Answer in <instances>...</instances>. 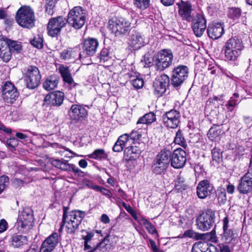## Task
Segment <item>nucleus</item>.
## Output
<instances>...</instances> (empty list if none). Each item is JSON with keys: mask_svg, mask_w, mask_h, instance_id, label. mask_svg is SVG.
I'll list each match as a JSON object with an SVG mask.
<instances>
[{"mask_svg": "<svg viewBox=\"0 0 252 252\" xmlns=\"http://www.w3.org/2000/svg\"><path fill=\"white\" fill-rule=\"evenodd\" d=\"M99 59L101 61L105 62L107 61L109 59V51L106 48H103L101 50L100 55Z\"/></svg>", "mask_w": 252, "mask_h": 252, "instance_id": "obj_54", "label": "nucleus"}, {"mask_svg": "<svg viewBox=\"0 0 252 252\" xmlns=\"http://www.w3.org/2000/svg\"><path fill=\"white\" fill-rule=\"evenodd\" d=\"M174 142L175 144L181 145L184 148H185L187 146L186 140L180 130H179L176 133V136L174 139Z\"/></svg>", "mask_w": 252, "mask_h": 252, "instance_id": "obj_40", "label": "nucleus"}, {"mask_svg": "<svg viewBox=\"0 0 252 252\" xmlns=\"http://www.w3.org/2000/svg\"><path fill=\"white\" fill-rule=\"evenodd\" d=\"M88 157L92 159L97 160H100L106 158L107 155L104 150L102 149H98L95 150L92 154L88 155Z\"/></svg>", "mask_w": 252, "mask_h": 252, "instance_id": "obj_34", "label": "nucleus"}, {"mask_svg": "<svg viewBox=\"0 0 252 252\" xmlns=\"http://www.w3.org/2000/svg\"><path fill=\"white\" fill-rule=\"evenodd\" d=\"M156 120V115L153 112H150L146 114L143 116L140 117L137 122V125L146 124L149 125L152 124Z\"/></svg>", "mask_w": 252, "mask_h": 252, "instance_id": "obj_32", "label": "nucleus"}, {"mask_svg": "<svg viewBox=\"0 0 252 252\" xmlns=\"http://www.w3.org/2000/svg\"><path fill=\"white\" fill-rule=\"evenodd\" d=\"M180 113L176 110H170L166 112L162 116V121L164 125L170 128H176L180 122Z\"/></svg>", "mask_w": 252, "mask_h": 252, "instance_id": "obj_17", "label": "nucleus"}, {"mask_svg": "<svg viewBox=\"0 0 252 252\" xmlns=\"http://www.w3.org/2000/svg\"><path fill=\"white\" fill-rule=\"evenodd\" d=\"M222 130L218 127H212L210 128L208 132V136L212 141L218 140L220 139V136Z\"/></svg>", "mask_w": 252, "mask_h": 252, "instance_id": "obj_35", "label": "nucleus"}, {"mask_svg": "<svg viewBox=\"0 0 252 252\" xmlns=\"http://www.w3.org/2000/svg\"><path fill=\"white\" fill-rule=\"evenodd\" d=\"M86 106L82 104H72L68 111L70 119L73 121L78 122L86 118L88 116V110Z\"/></svg>", "mask_w": 252, "mask_h": 252, "instance_id": "obj_11", "label": "nucleus"}, {"mask_svg": "<svg viewBox=\"0 0 252 252\" xmlns=\"http://www.w3.org/2000/svg\"><path fill=\"white\" fill-rule=\"evenodd\" d=\"M108 28L116 36L126 34L131 30V22L123 17H115L109 21Z\"/></svg>", "mask_w": 252, "mask_h": 252, "instance_id": "obj_3", "label": "nucleus"}, {"mask_svg": "<svg viewBox=\"0 0 252 252\" xmlns=\"http://www.w3.org/2000/svg\"><path fill=\"white\" fill-rule=\"evenodd\" d=\"M108 240L104 238L103 241L98 243L97 246L95 247L96 249H98L100 251H102L104 252L107 250V246L108 245Z\"/></svg>", "mask_w": 252, "mask_h": 252, "instance_id": "obj_53", "label": "nucleus"}, {"mask_svg": "<svg viewBox=\"0 0 252 252\" xmlns=\"http://www.w3.org/2000/svg\"><path fill=\"white\" fill-rule=\"evenodd\" d=\"M86 13L81 6H75L71 9L67 16L68 24L75 29H80L86 21Z\"/></svg>", "mask_w": 252, "mask_h": 252, "instance_id": "obj_4", "label": "nucleus"}, {"mask_svg": "<svg viewBox=\"0 0 252 252\" xmlns=\"http://www.w3.org/2000/svg\"><path fill=\"white\" fill-rule=\"evenodd\" d=\"M172 148L168 146L161 150L158 153V169L163 171L169 166L171 161Z\"/></svg>", "mask_w": 252, "mask_h": 252, "instance_id": "obj_18", "label": "nucleus"}, {"mask_svg": "<svg viewBox=\"0 0 252 252\" xmlns=\"http://www.w3.org/2000/svg\"><path fill=\"white\" fill-rule=\"evenodd\" d=\"M189 69L187 66L179 65L172 71L171 84L174 87H180L188 77Z\"/></svg>", "mask_w": 252, "mask_h": 252, "instance_id": "obj_10", "label": "nucleus"}, {"mask_svg": "<svg viewBox=\"0 0 252 252\" xmlns=\"http://www.w3.org/2000/svg\"><path fill=\"white\" fill-rule=\"evenodd\" d=\"M239 96V95L238 94L234 93L230 98V99L225 105L228 111L230 112L232 111L233 108L239 104L240 101H239L237 99Z\"/></svg>", "mask_w": 252, "mask_h": 252, "instance_id": "obj_36", "label": "nucleus"}, {"mask_svg": "<svg viewBox=\"0 0 252 252\" xmlns=\"http://www.w3.org/2000/svg\"><path fill=\"white\" fill-rule=\"evenodd\" d=\"M84 217V214L81 211H74L69 212L66 217H65V216L63 217V225L60 229V230L62 227L64 226L67 233H74L78 228Z\"/></svg>", "mask_w": 252, "mask_h": 252, "instance_id": "obj_5", "label": "nucleus"}, {"mask_svg": "<svg viewBox=\"0 0 252 252\" xmlns=\"http://www.w3.org/2000/svg\"><path fill=\"white\" fill-rule=\"evenodd\" d=\"M56 2V0H46L45 10L49 15L53 14Z\"/></svg>", "mask_w": 252, "mask_h": 252, "instance_id": "obj_44", "label": "nucleus"}, {"mask_svg": "<svg viewBox=\"0 0 252 252\" xmlns=\"http://www.w3.org/2000/svg\"><path fill=\"white\" fill-rule=\"evenodd\" d=\"M215 212L208 209L202 212L196 218L197 228L202 231H208L215 224Z\"/></svg>", "mask_w": 252, "mask_h": 252, "instance_id": "obj_6", "label": "nucleus"}, {"mask_svg": "<svg viewBox=\"0 0 252 252\" xmlns=\"http://www.w3.org/2000/svg\"><path fill=\"white\" fill-rule=\"evenodd\" d=\"M222 239L225 243H227L231 245L232 250H234V247L236 244L238 243V239L234 237V234L232 229H229L223 231Z\"/></svg>", "mask_w": 252, "mask_h": 252, "instance_id": "obj_28", "label": "nucleus"}, {"mask_svg": "<svg viewBox=\"0 0 252 252\" xmlns=\"http://www.w3.org/2000/svg\"><path fill=\"white\" fill-rule=\"evenodd\" d=\"M59 240V234L56 232L52 233L42 243L40 252H52L57 246Z\"/></svg>", "mask_w": 252, "mask_h": 252, "instance_id": "obj_22", "label": "nucleus"}, {"mask_svg": "<svg viewBox=\"0 0 252 252\" xmlns=\"http://www.w3.org/2000/svg\"><path fill=\"white\" fill-rule=\"evenodd\" d=\"M241 15V10L238 8H231L229 10L228 16L231 18H238Z\"/></svg>", "mask_w": 252, "mask_h": 252, "instance_id": "obj_51", "label": "nucleus"}, {"mask_svg": "<svg viewBox=\"0 0 252 252\" xmlns=\"http://www.w3.org/2000/svg\"><path fill=\"white\" fill-rule=\"evenodd\" d=\"M141 224L143 225V226L151 234L156 233V229L154 226L152 225L149 221L144 219H142L140 220Z\"/></svg>", "mask_w": 252, "mask_h": 252, "instance_id": "obj_42", "label": "nucleus"}, {"mask_svg": "<svg viewBox=\"0 0 252 252\" xmlns=\"http://www.w3.org/2000/svg\"><path fill=\"white\" fill-rule=\"evenodd\" d=\"M191 21V28L194 34L196 36L200 37L206 29V20L204 15L198 13Z\"/></svg>", "mask_w": 252, "mask_h": 252, "instance_id": "obj_15", "label": "nucleus"}, {"mask_svg": "<svg viewBox=\"0 0 252 252\" xmlns=\"http://www.w3.org/2000/svg\"><path fill=\"white\" fill-rule=\"evenodd\" d=\"M132 145L126 147L124 150V156L127 160H134L140 156L142 149L139 146Z\"/></svg>", "mask_w": 252, "mask_h": 252, "instance_id": "obj_27", "label": "nucleus"}, {"mask_svg": "<svg viewBox=\"0 0 252 252\" xmlns=\"http://www.w3.org/2000/svg\"><path fill=\"white\" fill-rule=\"evenodd\" d=\"M159 86H158V94L161 95L163 94L166 90L169 84V77L165 74L160 75V78L158 79Z\"/></svg>", "mask_w": 252, "mask_h": 252, "instance_id": "obj_31", "label": "nucleus"}, {"mask_svg": "<svg viewBox=\"0 0 252 252\" xmlns=\"http://www.w3.org/2000/svg\"><path fill=\"white\" fill-rule=\"evenodd\" d=\"M237 189L242 194H247L252 191V168H250L240 179Z\"/></svg>", "mask_w": 252, "mask_h": 252, "instance_id": "obj_12", "label": "nucleus"}, {"mask_svg": "<svg viewBox=\"0 0 252 252\" xmlns=\"http://www.w3.org/2000/svg\"><path fill=\"white\" fill-rule=\"evenodd\" d=\"M27 86L31 89H34L40 84L41 75L36 66H30L28 67L25 75Z\"/></svg>", "mask_w": 252, "mask_h": 252, "instance_id": "obj_9", "label": "nucleus"}, {"mask_svg": "<svg viewBox=\"0 0 252 252\" xmlns=\"http://www.w3.org/2000/svg\"><path fill=\"white\" fill-rule=\"evenodd\" d=\"M145 36L141 33L134 32L128 40L129 48L132 50H137L146 44Z\"/></svg>", "mask_w": 252, "mask_h": 252, "instance_id": "obj_21", "label": "nucleus"}, {"mask_svg": "<svg viewBox=\"0 0 252 252\" xmlns=\"http://www.w3.org/2000/svg\"><path fill=\"white\" fill-rule=\"evenodd\" d=\"M171 165L174 168H181L185 165L187 158L186 153L181 148L175 150L172 153Z\"/></svg>", "mask_w": 252, "mask_h": 252, "instance_id": "obj_16", "label": "nucleus"}, {"mask_svg": "<svg viewBox=\"0 0 252 252\" xmlns=\"http://www.w3.org/2000/svg\"><path fill=\"white\" fill-rule=\"evenodd\" d=\"M197 234L198 233L195 232L192 230L189 229L184 232V236L189 238H194L197 237Z\"/></svg>", "mask_w": 252, "mask_h": 252, "instance_id": "obj_63", "label": "nucleus"}, {"mask_svg": "<svg viewBox=\"0 0 252 252\" xmlns=\"http://www.w3.org/2000/svg\"><path fill=\"white\" fill-rule=\"evenodd\" d=\"M131 85L136 89L141 88L144 85V81L142 79L136 78L131 81Z\"/></svg>", "mask_w": 252, "mask_h": 252, "instance_id": "obj_52", "label": "nucleus"}, {"mask_svg": "<svg viewBox=\"0 0 252 252\" xmlns=\"http://www.w3.org/2000/svg\"><path fill=\"white\" fill-rule=\"evenodd\" d=\"M8 178L4 175L0 177V194L2 192L5 187V184L8 183Z\"/></svg>", "mask_w": 252, "mask_h": 252, "instance_id": "obj_56", "label": "nucleus"}, {"mask_svg": "<svg viewBox=\"0 0 252 252\" xmlns=\"http://www.w3.org/2000/svg\"><path fill=\"white\" fill-rule=\"evenodd\" d=\"M207 31L209 37L213 39H217L220 38L224 33L223 26L220 23L209 24Z\"/></svg>", "mask_w": 252, "mask_h": 252, "instance_id": "obj_24", "label": "nucleus"}, {"mask_svg": "<svg viewBox=\"0 0 252 252\" xmlns=\"http://www.w3.org/2000/svg\"><path fill=\"white\" fill-rule=\"evenodd\" d=\"M244 48L241 39L237 37L229 39L223 46L225 59L230 61H236L241 55Z\"/></svg>", "mask_w": 252, "mask_h": 252, "instance_id": "obj_1", "label": "nucleus"}, {"mask_svg": "<svg viewBox=\"0 0 252 252\" xmlns=\"http://www.w3.org/2000/svg\"><path fill=\"white\" fill-rule=\"evenodd\" d=\"M26 183H27L26 181L17 178H14L12 181V185L15 188L23 187Z\"/></svg>", "mask_w": 252, "mask_h": 252, "instance_id": "obj_55", "label": "nucleus"}, {"mask_svg": "<svg viewBox=\"0 0 252 252\" xmlns=\"http://www.w3.org/2000/svg\"><path fill=\"white\" fill-rule=\"evenodd\" d=\"M11 53L8 46L7 38L0 36V58L5 62L11 59Z\"/></svg>", "mask_w": 252, "mask_h": 252, "instance_id": "obj_26", "label": "nucleus"}, {"mask_svg": "<svg viewBox=\"0 0 252 252\" xmlns=\"http://www.w3.org/2000/svg\"><path fill=\"white\" fill-rule=\"evenodd\" d=\"M66 24V19L63 16L51 18L47 25L48 35L51 37L57 36L60 34L62 29L65 26Z\"/></svg>", "mask_w": 252, "mask_h": 252, "instance_id": "obj_8", "label": "nucleus"}, {"mask_svg": "<svg viewBox=\"0 0 252 252\" xmlns=\"http://www.w3.org/2000/svg\"><path fill=\"white\" fill-rule=\"evenodd\" d=\"M214 190L213 185L209 181L204 180L200 181L197 186V195L199 198L205 199L211 195Z\"/></svg>", "mask_w": 252, "mask_h": 252, "instance_id": "obj_23", "label": "nucleus"}, {"mask_svg": "<svg viewBox=\"0 0 252 252\" xmlns=\"http://www.w3.org/2000/svg\"><path fill=\"white\" fill-rule=\"evenodd\" d=\"M58 69L64 82L69 85L73 83V79L69 67L63 64H61Z\"/></svg>", "mask_w": 252, "mask_h": 252, "instance_id": "obj_29", "label": "nucleus"}, {"mask_svg": "<svg viewBox=\"0 0 252 252\" xmlns=\"http://www.w3.org/2000/svg\"><path fill=\"white\" fill-rule=\"evenodd\" d=\"M58 84V78L55 75L50 76L47 78L43 84L44 89L48 91L55 89Z\"/></svg>", "mask_w": 252, "mask_h": 252, "instance_id": "obj_30", "label": "nucleus"}, {"mask_svg": "<svg viewBox=\"0 0 252 252\" xmlns=\"http://www.w3.org/2000/svg\"><path fill=\"white\" fill-rule=\"evenodd\" d=\"M173 58L172 52L169 50L164 49L158 53V71H163L169 67Z\"/></svg>", "mask_w": 252, "mask_h": 252, "instance_id": "obj_19", "label": "nucleus"}, {"mask_svg": "<svg viewBox=\"0 0 252 252\" xmlns=\"http://www.w3.org/2000/svg\"><path fill=\"white\" fill-rule=\"evenodd\" d=\"M26 242L25 236L22 235L14 236L12 238V245L15 248H18L24 244Z\"/></svg>", "mask_w": 252, "mask_h": 252, "instance_id": "obj_39", "label": "nucleus"}, {"mask_svg": "<svg viewBox=\"0 0 252 252\" xmlns=\"http://www.w3.org/2000/svg\"><path fill=\"white\" fill-rule=\"evenodd\" d=\"M207 247V243L206 242H196L193 245L191 252H204V249H206Z\"/></svg>", "mask_w": 252, "mask_h": 252, "instance_id": "obj_41", "label": "nucleus"}, {"mask_svg": "<svg viewBox=\"0 0 252 252\" xmlns=\"http://www.w3.org/2000/svg\"><path fill=\"white\" fill-rule=\"evenodd\" d=\"M124 148V144L118 139L113 147V151L115 152H120L123 151Z\"/></svg>", "mask_w": 252, "mask_h": 252, "instance_id": "obj_58", "label": "nucleus"}, {"mask_svg": "<svg viewBox=\"0 0 252 252\" xmlns=\"http://www.w3.org/2000/svg\"><path fill=\"white\" fill-rule=\"evenodd\" d=\"M52 164L55 167L63 170H67L70 168V164L63 162L59 159H54L52 161Z\"/></svg>", "mask_w": 252, "mask_h": 252, "instance_id": "obj_38", "label": "nucleus"}, {"mask_svg": "<svg viewBox=\"0 0 252 252\" xmlns=\"http://www.w3.org/2000/svg\"><path fill=\"white\" fill-rule=\"evenodd\" d=\"M7 42L10 51L11 50L19 52L21 50L22 46L20 44L16 41H12L7 38Z\"/></svg>", "mask_w": 252, "mask_h": 252, "instance_id": "obj_48", "label": "nucleus"}, {"mask_svg": "<svg viewBox=\"0 0 252 252\" xmlns=\"http://www.w3.org/2000/svg\"><path fill=\"white\" fill-rule=\"evenodd\" d=\"M176 4L178 7L179 16L183 20L191 21L193 17L192 13L193 11L191 4L189 2L181 0Z\"/></svg>", "mask_w": 252, "mask_h": 252, "instance_id": "obj_20", "label": "nucleus"}, {"mask_svg": "<svg viewBox=\"0 0 252 252\" xmlns=\"http://www.w3.org/2000/svg\"><path fill=\"white\" fill-rule=\"evenodd\" d=\"M84 185L88 188L96 191L98 186L94 185L92 181L86 180L84 182Z\"/></svg>", "mask_w": 252, "mask_h": 252, "instance_id": "obj_64", "label": "nucleus"}, {"mask_svg": "<svg viewBox=\"0 0 252 252\" xmlns=\"http://www.w3.org/2000/svg\"><path fill=\"white\" fill-rule=\"evenodd\" d=\"M119 140L124 144V147L126 145L127 143L129 140L130 138L128 134L125 133L121 135L118 138Z\"/></svg>", "mask_w": 252, "mask_h": 252, "instance_id": "obj_62", "label": "nucleus"}, {"mask_svg": "<svg viewBox=\"0 0 252 252\" xmlns=\"http://www.w3.org/2000/svg\"><path fill=\"white\" fill-rule=\"evenodd\" d=\"M62 59L64 60H69L71 58H75V52L71 50H64L61 54Z\"/></svg>", "mask_w": 252, "mask_h": 252, "instance_id": "obj_49", "label": "nucleus"}, {"mask_svg": "<svg viewBox=\"0 0 252 252\" xmlns=\"http://www.w3.org/2000/svg\"><path fill=\"white\" fill-rule=\"evenodd\" d=\"M63 93L61 92H57L46 95L44 100L45 104L59 106L63 103Z\"/></svg>", "mask_w": 252, "mask_h": 252, "instance_id": "obj_25", "label": "nucleus"}, {"mask_svg": "<svg viewBox=\"0 0 252 252\" xmlns=\"http://www.w3.org/2000/svg\"><path fill=\"white\" fill-rule=\"evenodd\" d=\"M130 139L133 140H139L142 137V130L139 128L136 130H132V131L129 134Z\"/></svg>", "mask_w": 252, "mask_h": 252, "instance_id": "obj_50", "label": "nucleus"}, {"mask_svg": "<svg viewBox=\"0 0 252 252\" xmlns=\"http://www.w3.org/2000/svg\"><path fill=\"white\" fill-rule=\"evenodd\" d=\"M18 96L19 93L14 85L11 82H5L2 87V97L5 101L12 103Z\"/></svg>", "mask_w": 252, "mask_h": 252, "instance_id": "obj_13", "label": "nucleus"}, {"mask_svg": "<svg viewBox=\"0 0 252 252\" xmlns=\"http://www.w3.org/2000/svg\"><path fill=\"white\" fill-rule=\"evenodd\" d=\"M122 206L125 208V209L133 217L135 218L136 216L135 212L132 209L131 206L125 203L124 201L122 202Z\"/></svg>", "mask_w": 252, "mask_h": 252, "instance_id": "obj_61", "label": "nucleus"}, {"mask_svg": "<svg viewBox=\"0 0 252 252\" xmlns=\"http://www.w3.org/2000/svg\"><path fill=\"white\" fill-rule=\"evenodd\" d=\"M231 245H229L227 243L225 244H220L219 245V247L220 250V252H231L232 250L231 248Z\"/></svg>", "mask_w": 252, "mask_h": 252, "instance_id": "obj_57", "label": "nucleus"}, {"mask_svg": "<svg viewBox=\"0 0 252 252\" xmlns=\"http://www.w3.org/2000/svg\"><path fill=\"white\" fill-rule=\"evenodd\" d=\"M152 54L153 52H148L143 56L141 62L145 67H148L154 64L155 60Z\"/></svg>", "mask_w": 252, "mask_h": 252, "instance_id": "obj_37", "label": "nucleus"}, {"mask_svg": "<svg viewBox=\"0 0 252 252\" xmlns=\"http://www.w3.org/2000/svg\"><path fill=\"white\" fill-rule=\"evenodd\" d=\"M7 144L9 148L14 149L18 145V141L15 138H10L7 140Z\"/></svg>", "mask_w": 252, "mask_h": 252, "instance_id": "obj_60", "label": "nucleus"}, {"mask_svg": "<svg viewBox=\"0 0 252 252\" xmlns=\"http://www.w3.org/2000/svg\"><path fill=\"white\" fill-rule=\"evenodd\" d=\"M96 191L101 192L103 195L107 196L110 199H111L112 197V194L109 190L99 186Z\"/></svg>", "mask_w": 252, "mask_h": 252, "instance_id": "obj_59", "label": "nucleus"}, {"mask_svg": "<svg viewBox=\"0 0 252 252\" xmlns=\"http://www.w3.org/2000/svg\"><path fill=\"white\" fill-rule=\"evenodd\" d=\"M212 159L217 163H219L220 161L222 158V152L218 148H214L212 150Z\"/></svg>", "mask_w": 252, "mask_h": 252, "instance_id": "obj_43", "label": "nucleus"}, {"mask_svg": "<svg viewBox=\"0 0 252 252\" xmlns=\"http://www.w3.org/2000/svg\"><path fill=\"white\" fill-rule=\"evenodd\" d=\"M18 225L20 227L24 232H28L33 226V217L32 210L27 208L24 209L20 213L17 221Z\"/></svg>", "mask_w": 252, "mask_h": 252, "instance_id": "obj_7", "label": "nucleus"}, {"mask_svg": "<svg viewBox=\"0 0 252 252\" xmlns=\"http://www.w3.org/2000/svg\"><path fill=\"white\" fill-rule=\"evenodd\" d=\"M98 46V42L97 39L93 38L86 39L83 43V51L79 54L80 58L93 56L96 53Z\"/></svg>", "mask_w": 252, "mask_h": 252, "instance_id": "obj_14", "label": "nucleus"}, {"mask_svg": "<svg viewBox=\"0 0 252 252\" xmlns=\"http://www.w3.org/2000/svg\"><path fill=\"white\" fill-rule=\"evenodd\" d=\"M16 21L24 28H31L34 25L35 16L33 10L29 6L21 7L17 11Z\"/></svg>", "mask_w": 252, "mask_h": 252, "instance_id": "obj_2", "label": "nucleus"}, {"mask_svg": "<svg viewBox=\"0 0 252 252\" xmlns=\"http://www.w3.org/2000/svg\"><path fill=\"white\" fill-rule=\"evenodd\" d=\"M43 38L40 35H37L31 41V43L34 47L41 49L43 46Z\"/></svg>", "mask_w": 252, "mask_h": 252, "instance_id": "obj_46", "label": "nucleus"}, {"mask_svg": "<svg viewBox=\"0 0 252 252\" xmlns=\"http://www.w3.org/2000/svg\"><path fill=\"white\" fill-rule=\"evenodd\" d=\"M150 0H134V4L137 8L145 9L149 5Z\"/></svg>", "mask_w": 252, "mask_h": 252, "instance_id": "obj_47", "label": "nucleus"}, {"mask_svg": "<svg viewBox=\"0 0 252 252\" xmlns=\"http://www.w3.org/2000/svg\"><path fill=\"white\" fill-rule=\"evenodd\" d=\"M187 187L185 183V178L180 173L175 181V189L179 191H182L185 190Z\"/></svg>", "mask_w": 252, "mask_h": 252, "instance_id": "obj_33", "label": "nucleus"}, {"mask_svg": "<svg viewBox=\"0 0 252 252\" xmlns=\"http://www.w3.org/2000/svg\"><path fill=\"white\" fill-rule=\"evenodd\" d=\"M217 197L219 203L221 204L225 203L226 200V190L224 188H220L218 190Z\"/></svg>", "mask_w": 252, "mask_h": 252, "instance_id": "obj_45", "label": "nucleus"}]
</instances>
